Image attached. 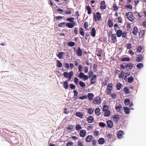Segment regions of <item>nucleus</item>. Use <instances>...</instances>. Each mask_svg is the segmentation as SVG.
Listing matches in <instances>:
<instances>
[{"mask_svg": "<svg viewBox=\"0 0 146 146\" xmlns=\"http://www.w3.org/2000/svg\"><path fill=\"white\" fill-rule=\"evenodd\" d=\"M109 38L111 37V39L112 42L115 43L117 41L116 34L115 33L112 34V31H110L108 33Z\"/></svg>", "mask_w": 146, "mask_h": 146, "instance_id": "nucleus-1", "label": "nucleus"}, {"mask_svg": "<svg viewBox=\"0 0 146 146\" xmlns=\"http://www.w3.org/2000/svg\"><path fill=\"white\" fill-rule=\"evenodd\" d=\"M93 20L95 22H97L101 20L102 18L101 14L99 12H97L96 14L94 13L93 16Z\"/></svg>", "mask_w": 146, "mask_h": 146, "instance_id": "nucleus-2", "label": "nucleus"}, {"mask_svg": "<svg viewBox=\"0 0 146 146\" xmlns=\"http://www.w3.org/2000/svg\"><path fill=\"white\" fill-rule=\"evenodd\" d=\"M125 16L128 20L130 21H132L134 20V16L133 13L130 12H128L126 13Z\"/></svg>", "mask_w": 146, "mask_h": 146, "instance_id": "nucleus-3", "label": "nucleus"}, {"mask_svg": "<svg viewBox=\"0 0 146 146\" xmlns=\"http://www.w3.org/2000/svg\"><path fill=\"white\" fill-rule=\"evenodd\" d=\"M101 98L99 96L96 97L93 100L92 103L95 105H98L101 102Z\"/></svg>", "mask_w": 146, "mask_h": 146, "instance_id": "nucleus-4", "label": "nucleus"}, {"mask_svg": "<svg viewBox=\"0 0 146 146\" xmlns=\"http://www.w3.org/2000/svg\"><path fill=\"white\" fill-rule=\"evenodd\" d=\"M126 69L127 70H131L134 66V64L130 63H127L126 62Z\"/></svg>", "mask_w": 146, "mask_h": 146, "instance_id": "nucleus-5", "label": "nucleus"}, {"mask_svg": "<svg viewBox=\"0 0 146 146\" xmlns=\"http://www.w3.org/2000/svg\"><path fill=\"white\" fill-rule=\"evenodd\" d=\"M106 8L105 2L104 1H102L100 3V9L102 11L105 9Z\"/></svg>", "mask_w": 146, "mask_h": 146, "instance_id": "nucleus-6", "label": "nucleus"}, {"mask_svg": "<svg viewBox=\"0 0 146 146\" xmlns=\"http://www.w3.org/2000/svg\"><path fill=\"white\" fill-rule=\"evenodd\" d=\"M93 138V137L92 135H89L86 137L85 141L87 143H89L92 141Z\"/></svg>", "mask_w": 146, "mask_h": 146, "instance_id": "nucleus-7", "label": "nucleus"}, {"mask_svg": "<svg viewBox=\"0 0 146 146\" xmlns=\"http://www.w3.org/2000/svg\"><path fill=\"white\" fill-rule=\"evenodd\" d=\"M96 75H94L90 80V84H95L96 83Z\"/></svg>", "mask_w": 146, "mask_h": 146, "instance_id": "nucleus-8", "label": "nucleus"}, {"mask_svg": "<svg viewBox=\"0 0 146 146\" xmlns=\"http://www.w3.org/2000/svg\"><path fill=\"white\" fill-rule=\"evenodd\" d=\"M82 50L80 47H78L76 52V55L79 56H81L82 55Z\"/></svg>", "mask_w": 146, "mask_h": 146, "instance_id": "nucleus-9", "label": "nucleus"}, {"mask_svg": "<svg viewBox=\"0 0 146 146\" xmlns=\"http://www.w3.org/2000/svg\"><path fill=\"white\" fill-rule=\"evenodd\" d=\"M86 131L85 130H81L80 132V136L82 137H84L86 135Z\"/></svg>", "mask_w": 146, "mask_h": 146, "instance_id": "nucleus-10", "label": "nucleus"}, {"mask_svg": "<svg viewBox=\"0 0 146 146\" xmlns=\"http://www.w3.org/2000/svg\"><path fill=\"white\" fill-rule=\"evenodd\" d=\"M109 80V78L106 77L105 78L104 80L102 82V85L103 86H106Z\"/></svg>", "mask_w": 146, "mask_h": 146, "instance_id": "nucleus-11", "label": "nucleus"}, {"mask_svg": "<svg viewBox=\"0 0 146 146\" xmlns=\"http://www.w3.org/2000/svg\"><path fill=\"white\" fill-rule=\"evenodd\" d=\"M75 25V22L74 23H68L66 24V26L68 28H73Z\"/></svg>", "mask_w": 146, "mask_h": 146, "instance_id": "nucleus-12", "label": "nucleus"}, {"mask_svg": "<svg viewBox=\"0 0 146 146\" xmlns=\"http://www.w3.org/2000/svg\"><path fill=\"white\" fill-rule=\"evenodd\" d=\"M120 119L119 115L117 114L115 115L113 118V121L114 122H117Z\"/></svg>", "mask_w": 146, "mask_h": 146, "instance_id": "nucleus-13", "label": "nucleus"}, {"mask_svg": "<svg viewBox=\"0 0 146 146\" xmlns=\"http://www.w3.org/2000/svg\"><path fill=\"white\" fill-rule=\"evenodd\" d=\"M96 52H97V55L98 56L101 57L102 54L103 53V50L100 48H98L97 49Z\"/></svg>", "mask_w": 146, "mask_h": 146, "instance_id": "nucleus-14", "label": "nucleus"}, {"mask_svg": "<svg viewBox=\"0 0 146 146\" xmlns=\"http://www.w3.org/2000/svg\"><path fill=\"white\" fill-rule=\"evenodd\" d=\"M124 135V132L122 130H119L118 132L117 137L119 139L121 138L122 136Z\"/></svg>", "mask_w": 146, "mask_h": 146, "instance_id": "nucleus-15", "label": "nucleus"}, {"mask_svg": "<svg viewBox=\"0 0 146 146\" xmlns=\"http://www.w3.org/2000/svg\"><path fill=\"white\" fill-rule=\"evenodd\" d=\"M138 31V30L137 27L136 26H135L133 28L132 33L134 35L136 36L137 35Z\"/></svg>", "mask_w": 146, "mask_h": 146, "instance_id": "nucleus-16", "label": "nucleus"}, {"mask_svg": "<svg viewBox=\"0 0 146 146\" xmlns=\"http://www.w3.org/2000/svg\"><path fill=\"white\" fill-rule=\"evenodd\" d=\"M122 31L121 30L119 29L116 31V35L118 37H120L122 34Z\"/></svg>", "mask_w": 146, "mask_h": 146, "instance_id": "nucleus-17", "label": "nucleus"}, {"mask_svg": "<svg viewBox=\"0 0 146 146\" xmlns=\"http://www.w3.org/2000/svg\"><path fill=\"white\" fill-rule=\"evenodd\" d=\"M106 137L108 139H110V140L111 139L115 137V136L112 133H109L106 135Z\"/></svg>", "mask_w": 146, "mask_h": 146, "instance_id": "nucleus-18", "label": "nucleus"}, {"mask_svg": "<svg viewBox=\"0 0 146 146\" xmlns=\"http://www.w3.org/2000/svg\"><path fill=\"white\" fill-rule=\"evenodd\" d=\"M107 123L108 127L111 128L113 127V124L112 121L109 120L107 121Z\"/></svg>", "mask_w": 146, "mask_h": 146, "instance_id": "nucleus-19", "label": "nucleus"}, {"mask_svg": "<svg viewBox=\"0 0 146 146\" xmlns=\"http://www.w3.org/2000/svg\"><path fill=\"white\" fill-rule=\"evenodd\" d=\"M94 120V117L91 116H89L87 118V121L89 123H92L93 122Z\"/></svg>", "mask_w": 146, "mask_h": 146, "instance_id": "nucleus-20", "label": "nucleus"}, {"mask_svg": "<svg viewBox=\"0 0 146 146\" xmlns=\"http://www.w3.org/2000/svg\"><path fill=\"white\" fill-rule=\"evenodd\" d=\"M96 35V31L94 28H93L91 30V35L93 37H94Z\"/></svg>", "mask_w": 146, "mask_h": 146, "instance_id": "nucleus-21", "label": "nucleus"}, {"mask_svg": "<svg viewBox=\"0 0 146 146\" xmlns=\"http://www.w3.org/2000/svg\"><path fill=\"white\" fill-rule=\"evenodd\" d=\"M108 25L109 27L110 28L112 27L113 25V22L112 21V20L110 19H108Z\"/></svg>", "mask_w": 146, "mask_h": 146, "instance_id": "nucleus-22", "label": "nucleus"}, {"mask_svg": "<svg viewBox=\"0 0 146 146\" xmlns=\"http://www.w3.org/2000/svg\"><path fill=\"white\" fill-rule=\"evenodd\" d=\"M104 112V116L106 117L109 116L110 114V110H107L105 111H103Z\"/></svg>", "mask_w": 146, "mask_h": 146, "instance_id": "nucleus-23", "label": "nucleus"}, {"mask_svg": "<svg viewBox=\"0 0 146 146\" xmlns=\"http://www.w3.org/2000/svg\"><path fill=\"white\" fill-rule=\"evenodd\" d=\"M122 106L121 104H119L115 106V108L116 111L117 112H120L122 109Z\"/></svg>", "mask_w": 146, "mask_h": 146, "instance_id": "nucleus-24", "label": "nucleus"}, {"mask_svg": "<svg viewBox=\"0 0 146 146\" xmlns=\"http://www.w3.org/2000/svg\"><path fill=\"white\" fill-rule=\"evenodd\" d=\"M143 59V55L139 54L136 57V61L138 62H140Z\"/></svg>", "mask_w": 146, "mask_h": 146, "instance_id": "nucleus-25", "label": "nucleus"}, {"mask_svg": "<svg viewBox=\"0 0 146 146\" xmlns=\"http://www.w3.org/2000/svg\"><path fill=\"white\" fill-rule=\"evenodd\" d=\"M64 53L63 52H60L58 55H57V56L58 57L59 59H61L62 58Z\"/></svg>", "mask_w": 146, "mask_h": 146, "instance_id": "nucleus-26", "label": "nucleus"}, {"mask_svg": "<svg viewBox=\"0 0 146 146\" xmlns=\"http://www.w3.org/2000/svg\"><path fill=\"white\" fill-rule=\"evenodd\" d=\"M125 75L124 72L123 71H121V72L118 75V78L120 79H122L124 77Z\"/></svg>", "mask_w": 146, "mask_h": 146, "instance_id": "nucleus-27", "label": "nucleus"}, {"mask_svg": "<svg viewBox=\"0 0 146 146\" xmlns=\"http://www.w3.org/2000/svg\"><path fill=\"white\" fill-rule=\"evenodd\" d=\"M79 33L82 36H84L85 33L82 27H80L79 29Z\"/></svg>", "mask_w": 146, "mask_h": 146, "instance_id": "nucleus-28", "label": "nucleus"}, {"mask_svg": "<svg viewBox=\"0 0 146 146\" xmlns=\"http://www.w3.org/2000/svg\"><path fill=\"white\" fill-rule=\"evenodd\" d=\"M86 9L88 11V13L89 15H90L92 13V10L91 7L89 6L86 7Z\"/></svg>", "mask_w": 146, "mask_h": 146, "instance_id": "nucleus-29", "label": "nucleus"}, {"mask_svg": "<svg viewBox=\"0 0 146 146\" xmlns=\"http://www.w3.org/2000/svg\"><path fill=\"white\" fill-rule=\"evenodd\" d=\"M76 115L80 118H83V113L81 112H77L75 114Z\"/></svg>", "mask_w": 146, "mask_h": 146, "instance_id": "nucleus-30", "label": "nucleus"}, {"mask_svg": "<svg viewBox=\"0 0 146 146\" xmlns=\"http://www.w3.org/2000/svg\"><path fill=\"white\" fill-rule=\"evenodd\" d=\"M74 127V126L72 125H69L67 127V130H68V131H73Z\"/></svg>", "mask_w": 146, "mask_h": 146, "instance_id": "nucleus-31", "label": "nucleus"}, {"mask_svg": "<svg viewBox=\"0 0 146 146\" xmlns=\"http://www.w3.org/2000/svg\"><path fill=\"white\" fill-rule=\"evenodd\" d=\"M98 142L100 144H103L105 142V139L103 138H100L98 140Z\"/></svg>", "mask_w": 146, "mask_h": 146, "instance_id": "nucleus-32", "label": "nucleus"}, {"mask_svg": "<svg viewBox=\"0 0 146 146\" xmlns=\"http://www.w3.org/2000/svg\"><path fill=\"white\" fill-rule=\"evenodd\" d=\"M100 109L99 108H97L95 110V112L96 114L97 115H99L100 114Z\"/></svg>", "mask_w": 146, "mask_h": 146, "instance_id": "nucleus-33", "label": "nucleus"}, {"mask_svg": "<svg viewBox=\"0 0 146 146\" xmlns=\"http://www.w3.org/2000/svg\"><path fill=\"white\" fill-rule=\"evenodd\" d=\"M70 75L67 77L68 80L66 81H67L68 82L70 80L72 77L73 74V72L72 71L70 72Z\"/></svg>", "mask_w": 146, "mask_h": 146, "instance_id": "nucleus-34", "label": "nucleus"}, {"mask_svg": "<svg viewBox=\"0 0 146 146\" xmlns=\"http://www.w3.org/2000/svg\"><path fill=\"white\" fill-rule=\"evenodd\" d=\"M94 96V95L92 93H89L88 94V97L89 100H92Z\"/></svg>", "mask_w": 146, "mask_h": 146, "instance_id": "nucleus-35", "label": "nucleus"}, {"mask_svg": "<svg viewBox=\"0 0 146 146\" xmlns=\"http://www.w3.org/2000/svg\"><path fill=\"white\" fill-rule=\"evenodd\" d=\"M123 109L124 111L125 114H127L129 113V109L128 107H124Z\"/></svg>", "mask_w": 146, "mask_h": 146, "instance_id": "nucleus-36", "label": "nucleus"}, {"mask_svg": "<svg viewBox=\"0 0 146 146\" xmlns=\"http://www.w3.org/2000/svg\"><path fill=\"white\" fill-rule=\"evenodd\" d=\"M67 81H65L64 83L63 86L66 89H67L68 88V84Z\"/></svg>", "mask_w": 146, "mask_h": 146, "instance_id": "nucleus-37", "label": "nucleus"}, {"mask_svg": "<svg viewBox=\"0 0 146 146\" xmlns=\"http://www.w3.org/2000/svg\"><path fill=\"white\" fill-rule=\"evenodd\" d=\"M56 66L59 68H61L62 66V64L59 60H57L56 61Z\"/></svg>", "mask_w": 146, "mask_h": 146, "instance_id": "nucleus-38", "label": "nucleus"}, {"mask_svg": "<svg viewBox=\"0 0 146 146\" xmlns=\"http://www.w3.org/2000/svg\"><path fill=\"white\" fill-rule=\"evenodd\" d=\"M113 10L115 11H116L118 10L119 8V7L117 6L116 3H114L113 5Z\"/></svg>", "mask_w": 146, "mask_h": 146, "instance_id": "nucleus-39", "label": "nucleus"}, {"mask_svg": "<svg viewBox=\"0 0 146 146\" xmlns=\"http://www.w3.org/2000/svg\"><path fill=\"white\" fill-rule=\"evenodd\" d=\"M73 92L74 93V96H75L74 98L75 100H76L78 98V92L76 90H74Z\"/></svg>", "mask_w": 146, "mask_h": 146, "instance_id": "nucleus-40", "label": "nucleus"}, {"mask_svg": "<svg viewBox=\"0 0 146 146\" xmlns=\"http://www.w3.org/2000/svg\"><path fill=\"white\" fill-rule=\"evenodd\" d=\"M88 110V113L90 115L92 114L94 111V109L92 108H89Z\"/></svg>", "mask_w": 146, "mask_h": 146, "instance_id": "nucleus-41", "label": "nucleus"}, {"mask_svg": "<svg viewBox=\"0 0 146 146\" xmlns=\"http://www.w3.org/2000/svg\"><path fill=\"white\" fill-rule=\"evenodd\" d=\"M121 60V61H129L130 59L129 57H124L122 58Z\"/></svg>", "mask_w": 146, "mask_h": 146, "instance_id": "nucleus-42", "label": "nucleus"}, {"mask_svg": "<svg viewBox=\"0 0 146 146\" xmlns=\"http://www.w3.org/2000/svg\"><path fill=\"white\" fill-rule=\"evenodd\" d=\"M66 25V23L65 22L61 23L58 24V26L59 27H64Z\"/></svg>", "mask_w": 146, "mask_h": 146, "instance_id": "nucleus-43", "label": "nucleus"}, {"mask_svg": "<svg viewBox=\"0 0 146 146\" xmlns=\"http://www.w3.org/2000/svg\"><path fill=\"white\" fill-rule=\"evenodd\" d=\"M74 17H69L66 19V20L70 22H71V23H74L75 22L74 21Z\"/></svg>", "mask_w": 146, "mask_h": 146, "instance_id": "nucleus-44", "label": "nucleus"}, {"mask_svg": "<svg viewBox=\"0 0 146 146\" xmlns=\"http://www.w3.org/2000/svg\"><path fill=\"white\" fill-rule=\"evenodd\" d=\"M79 85L82 88H84L85 87L86 85L84 82L82 81H80L79 82Z\"/></svg>", "mask_w": 146, "mask_h": 146, "instance_id": "nucleus-45", "label": "nucleus"}, {"mask_svg": "<svg viewBox=\"0 0 146 146\" xmlns=\"http://www.w3.org/2000/svg\"><path fill=\"white\" fill-rule=\"evenodd\" d=\"M126 62H124L122 64H121L120 66L121 70L122 69H124L126 68Z\"/></svg>", "mask_w": 146, "mask_h": 146, "instance_id": "nucleus-46", "label": "nucleus"}, {"mask_svg": "<svg viewBox=\"0 0 146 146\" xmlns=\"http://www.w3.org/2000/svg\"><path fill=\"white\" fill-rule=\"evenodd\" d=\"M121 83L118 82L117 84L116 88L117 90H120L121 88Z\"/></svg>", "mask_w": 146, "mask_h": 146, "instance_id": "nucleus-47", "label": "nucleus"}, {"mask_svg": "<svg viewBox=\"0 0 146 146\" xmlns=\"http://www.w3.org/2000/svg\"><path fill=\"white\" fill-rule=\"evenodd\" d=\"M130 102V100L129 99H126L124 100V104L126 106L128 105Z\"/></svg>", "mask_w": 146, "mask_h": 146, "instance_id": "nucleus-48", "label": "nucleus"}, {"mask_svg": "<svg viewBox=\"0 0 146 146\" xmlns=\"http://www.w3.org/2000/svg\"><path fill=\"white\" fill-rule=\"evenodd\" d=\"M67 44L70 47H72L75 44L74 42L70 41Z\"/></svg>", "mask_w": 146, "mask_h": 146, "instance_id": "nucleus-49", "label": "nucleus"}, {"mask_svg": "<svg viewBox=\"0 0 146 146\" xmlns=\"http://www.w3.org/2000/svg\"><path fill=\"white\" fill-rule=\"evenodd\" d=\"M134 80V78L132 76H130L128 78V81L129 83L132 82Z\"/></svg>", "mask_w": 146, "mask_h": 146, "instance_id": "nucleus-50", "label": "nucleus"}, {"mask_svg": "<svg viewBox=\"0 0 146 146\" xmlns=\"http://www.w3.org/2000/svg\"><path fill=\"white\" fill-rule=\"evenodd\" d=\"M121 36H122V38H127V32L126 31L123 32L122 33V34Z\"/></svg>", "mask_w": 146, "mask_h": 146, "instance_id": "nucleus-51", "label": "nucleus"}, {"mask_svg": "<svg viewBox=\"0 0 146 146\" xmlns=\"http://www.w3.org/2000/svg\"><path fill=\"white\" fill-rule=\"evenodd\" d=\"M84 28L86 30H89V29H88V23L87 21H86L85 22L84 24Z\"/></svg>", "mask_w": 146, "mask_h": 146, "instance_id": "nucleus-52", "label": "nucleus"}, {"mask_svg": "<svg viewBox=\"0 0 146 146\" xmlns=\"http://www.w3.org/2000/svg\"><path fill=\"white\" fill-rule=\"evenodd\" d=\"M124 91L126 94H128L129 93V90L127 86H125L123 89Z\"/></svg>", "mask_w": 146, "mask_h": 146, "instance_id": "nucleus-53", "label": "nucleus"}, {"mask_svg": "<svg viewBox=\"0 0 146 146\" xmlns=\"http://www.w3.org/2000/svg\"><path fill=\"white\" fill-rule=\"evenodd\" d=\"M99 134V131L96 130L93 132V135L95 137H97Z\"/></svg>", "mask_w": 146, "mask_h": 146, "instance_id": "nucleus-54", "label": "nucleus"}, {"mask_svg": "<svg viewBox=\"0 0 146 146\" xmlns=\"http://www.w3.org/2000/svg\"><path fill=\"white\" fill-rule=\"evenodd\" d=\"M107 92L106 94L108 95H110L111 94V92L112 90V89H110V88H107Z\"/></svg>", "mask_w": 146, "mask_h": 146, "instance_id": "nucleus-55", "label": "nucleus"}, {"mask_svg": "<svg viewBox=\"0 0 146 146\" xmlns=\"http://www.w3.org/2000/svg\"><path fill=\"white\" fill-rule=\"evenodd\" d=\"M70 72L68 73L67 72H64L63 75L64 77L67 78L70 75Z\"/></svg>", "mask_w": 146, "mask_h": 146, "instance_id": "nucleus-56", "label": "nucleus"}, {"mask_svg": "<svg viewBox=\"0 0 146 146\" xmlns=\"http://www.w3.org/2000/svg\"><path fill=\"white\" fill-rule=\"evenodd\" d=\"M143 66V64L141 63H139L137 65V67L139 69H141Z\"/></svg>", "mask_w": 146, "mask_h": 146, "instance_id": "nucleus-57", "label": "nucleus"}, {"mask_svg": "<svg viewBox=\"0 0 146 146\" xmlns=\"http://www.w3.org/2000/svg\"><path fill=\"white\" fill-rule=\"evenodd\" d=\"M81 125L80 124H78L77 125L76 127V128L77 131H79L80 129H82Z\"/></svg>", "mask_w": 146, "mask_h": 146, "instance_id": "nucleus-58", "label": "nucleus"}, {"mask_svg": "<svg viewBox=\"0 0 146 146\" xmlns=\"http://www.w3.org/2000/svg\"><path fill=\"white\" fill-rule=\"evenodd\" d=\"M89 68L88 66H86L84 68V71L85 73H87L88 72Z\"/></svg>", "mask_w": 146, "mask_h": 146, "instance_id": "nucleus-59", "label": "nucleus"}, {"mask_svg": "<svg viewBox=\"0 0 146 146\" xmlns=\"http://www.w3.org/2000/svg\"><path fill=\"white\" fill-rule=\"evenodd\" d=\"M132 24V23H127L126 26V28L127 30H129L131 28V26Z\"/></svg>", "mask_w": 146, "mask_h": 146, "instance_id": "nucleus-60", "label": "nucleus"}, {"mask_svg": "<svg viewBox=\"0 0 146 146\" xmlns=\"http://www.w3.org/2000/svg\"><path fill=\"white\" fill-rule=\"evenodd\" d=\"M108 108H109V107L108 105H104L103 106V111H105L106 110H108Z\"/></svg>", "mask_w": 146, "mask_h": 146, "instance_id": "nucleus-61", "label": "nucleus"}, {"mask_svg": "<svg viewBox=\"0 0 146 146\" xmlns=\"http://www.w3.org/2000/svg\"><path fill=\"white\" fill-rule=\"evenodd\" d=\"M73 143L71 141L68 142L66 144V146H73Z\"/></svg>", "mask_w": 146, "mask_h": 146, "instance_id": "nucleus-62", "label": "nucleus"}, {"mask_svg": "<svg viewBox=\"0 0 146 146\" xmlns=\"http://www.w3.org/2000/svg\"><path fill=\"white\" fill-rule=\"evenodd\" d=\"M78 79L77 78L75 77L74 78V82L77 85L78 84Z\"/></svg>", "mask_w": 146, "mask_h": 146, "instance_id": "nucleus-63", "label": "nucleus"}, {"mask_svg": "<svg viewBox=\"0 0 146 146\" xmlns=\"http://www.w3.org/2000/svg\"><path fill=\"white\" fill-rule=\"evenodd\" d=\"M77 146H84V145L83 142L81 141H78V144Z\"/></svg>", "mask_w": 146, "mask_h": 146, "instance_id": "nucleus-64", "label": "nucleus"}]
</instances>
